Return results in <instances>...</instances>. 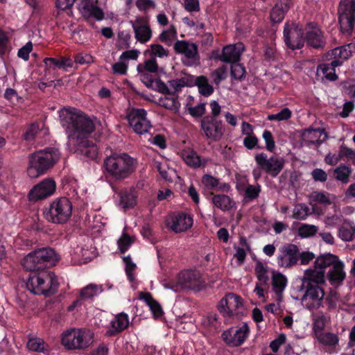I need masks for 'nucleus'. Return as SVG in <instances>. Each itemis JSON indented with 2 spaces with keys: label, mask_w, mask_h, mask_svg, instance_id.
<instances>
[{
  "label": "nucleus",
  "mask_w": 355,
  "mask_h": 355,
  "mask_svg": "<svg viewBox=\"0 0 355 355\" xmlns=\"http://www.w3.org/2000/svg\"><path fill=\"white\" fill-rule=\"evenodd\" d=\"M74 108H63L60 116L67 118L69 123L67 128L69 139L73 143L80 142L87 139L89 135L94 131L95 125L93 121L83 113H75Z\"/></svg>",
  "instance_id": "nucleus-1"
},
{
  "label": "nucleus",
  "mask_w": 355,
  "mask_h": 355,
  "mask_svg": "<svg viewBox=\"0 0 355 355\" xmlns=\"http://www.w3.org/2000/svg\"><path fill=\"white\" fill-rule=\"evenodd\" d=\"M61 153L53 147L37 150L28 156L27 174L31 178H36L52 168L60 160Z\"/></svg>",
  "instance_id": "nucleus-2"
},
{
  "label": "nucleus",
  "mask_w": 355,
  "mask_h": 355,
  "mask_svg": "<svg viewBox=\"0 0 355 355\" xmlns=\"http://www.w3.org/2000/svg\"><path fill=\"white\" fill-rule=\"evenodd\" d=\"M103 166L110 177L121 181L128 178L135 171L137 161L128 153H113L104 159Z\"/></svg>",
  "instance_id": "nucleus-3"
},
{
  "label": "nucleus",
  "mask_w": 355,
  "mask_h": 355,
  "mask_svg": "<svg viewBox=\"0 0 355 355\" xmlns=\"http://www.w3.org/2000/svg\"><path fill=\"white\" fill-rule=\"evenodd\" d=\"M26 285L28 290L31 293L48 297L56 292L58 283L54 275L43 272L31 274Z\"/></svg>",
  "instance_id": "nucleus-4"
},
{
  "label": "nucleus",
  "mask_w": 355,
  "mask_h": 355,
  "mask_svg": "<svg viewBox=\"0 0 355 355\" xmlns=\"http://www.w3.org/2000/svg\"><path fill=\"white\" fill-rule=\"evenodd\" d=\"M94 342V333L86 329L72 328L62 334L61 343L67 349H85Z\"/></svg>",
  "instance_id": "nucleus-5"
},
{
  "label": "nucleus",
  "mask_w": 355,
  "mask_h": 355,
  "mask_svg": "<svg viewBox=\"0 0 355 355\" xmlns=\"http://www.w3.org/2000/svg\"><path fill=\"white\" fill-rule=\"evenodd\" d=\"M72 213V204L65 197L55 200L49 209L44 212V216L49 222L55 224H64L70 218Z\"/></svg>",
  "instance_id": "nucleus-6"
},
{
  "label": "nucleus",
  "mask_w": 355,
  "mask_h": 355,
  "mask_svg": "<svg viewBox=\"0 0 355 355\" xmlns=\"http://www.w3.org/2000/svg\"><path fill=\"white\" fill-rule=\"evenodd\" d=\"M338 15L340 31L351 34L355 26V0H340Z\"/></svg>",
  "instance_id": "nucleus-7"
},
{
  "label": "nucleus",
  "mask_w": 355,
  "mask_h": 355,
  "mask_svg": "<svg viewBox=\"0 0 355 355\" xmlns=\"http://www.w3.org/2000/svg\"><path fill=\"white\" fill-rule=\"evenodd\" d=\"M217 309L224 317L239 315L244 311L243 300L237 295L228 293L220 300Z\"/></svg>",
  "instance_id": "nucleus-8"
},
{
  "label": "nucleus",
  "mask_w": 355,
  "mask_h": 355,
  "mask_svg": "<svg viewBox=\"0 0 355 355\" xmlns=\"http://www.w3.org/2000/svg\"><path fill=\"white\" fill-rule=\"evenodd\" d=\"M254 159L260 169L273 178L279 175L285 164L284 158L278 156H272L268 158L263 153L257 154Z\"/></svg>",
  "instance_id": "nucleus-9"
},
{
  "label": "nucleus",
  "mask_w": 355,
  "mask_h": 355,
  "mask_svg": "<svg viewBox=\"0 0 355 355\" xmlns=\"http://www.w3.org/2000/svg\"><path fill=\"white\" fill-rule=\"evenodd\" d=\"M304 290L302 297V304L306 309L315 311L322 306L324 291L321 286H302Z\"/></svg>",
  "instance_id": "nucleus-10"
},
{
  "label": "nucleus",
  "mask_w": 355,
  "mask_h": 355,
  "mask_svg": "<svg viewBox=\"0 0 355 355\" xmlns=\"http://www.w3.org/2000/svg\"><path fill=\"white\" fill-rule=\"evenodd\" d=\"M203 135L210 141H218L223 137L225 128L223 122L212 117H203L200 121Z\"/></svg>",
  "instance_id": "nucleus-11"
},
{
  "label": "nucleus",
  "mask_w": 355,
  "mask_h": 355,
  "mask_svg": "<svg viewBox=\"0 0 355 355\" xmlns=\"http://www.w3.org/2000/svg\"><path fill=\"white\" fill-rule=\"evenodd\" d=\"M147 112L144 109H132L127 115L129 125L135 132L143 135L151 128L150 121L146 118Z\"/></svg>",
  "instance_id": "nucleus-12"
},
{
  "label": "nucleus",
  "mask_w": 355,
  "mask_h": 355,
  "mask_svg": "<svg viewBox=\"0 0 355 355\" xmlns=\"http://www.w3.org/2000/svg\"><path fill=\"white\" fill-rule=\"evenodd\" d=\"M302 26L297 24H286L284 29V41L286 46L292 50L303 47L304 40Z\"/></svg>",
  "instance_id": "nucleus-13"
},
{
  "label": "nucleus",
  "mask_w": 355,
  "mask_h": 355,
  "mask_svg": "<svg viewBox=\"0 0 355 355\" xmlns=\"http://www.w3.org/2000/svg\"><path fill=\"white\" fill-rule=\"evenodd\" d=\"M55 182L51 178H46L34 186L28 193L30 201L36 202L52 195L55 190Z\"/></svg>",
  "instance_id": "nucleus-14"
},
{
  "label": "nucleus",
  "mask_w": 355,
  "mask_h": 355,
  "mask_svg": "<svg viewBox=\"0 0 355 355\" xmlns=\"http://www.w3.org/2000/svg\"><path fill=\"white\" fill-rule=\"evenodd\" d=\"M281 254L277 257L279 267L289 268L297 263L298 247L293 243L285 244L280 250Z\"/></svg>",
  "instance_id": "nucleus-15"
},
{
  "label": "nucleus",
  "mask_w": 355,
  "mask_h": 355,
  "mask_svg": "<svg viewBox=\"0 0 355 355\" xmlns=\"http://www.w3.org/2000/svg\"><path fill=\"white\" fill-rule=\"evenodd\" d=\"M248 332V327L247 324H244L240 328H231L225 331L222 334V338L227 345L232 347H238L243 344Z\"/></svg>",
  "instance_id": "nucleus-16"
},
{
  "label": "nucleus",
  "mask_w": 355,
  "mask_h": 355,
  "mask_svg": "<svg viewBox=\"0 0 355 355\" xmlns=\"http://www.w3.org/2000/svg\"><path fill=\"white\" fill-rule=\"evenodd\" d=\"M135 32V38L141 43L147 42L152 37V30L146 17H138L135 21H130Z\"/></svg>",
  "instance_id": "nucleus-17"
},
{
  "label": "nucleus",
  "mask_w": 355,
  "mask_h": 355,
  "mask_svg": "<svg viewBox=\"0 0 355 355\" xmlns=\"http://www.w3.org/2000/svg\"><path fill=\"white\" fill-rule=\"evenodd\" d=\"M174 50L177 53L184 55L187 60V65H192L197 60L198 46L194 43H190L185 40H178L174 44Z\"/></svg>",
  "instance_id": "nucleus-18"
},
{
  "label": "nucleus",
  "mask_w": 355,
  "mask_h": 355,
  "mask_svg": "<svg viewBox=\"0 0 355 355\" xmlns=\"http://www.w3.org/2000/svg\"><path fill=\"white\" fill-rule=\"evenodd\" d=\"M78 10L83 17L87 20L94 18L101 21L105 17L103 10L96 6L93 0H80L78 4Z\"/></svg>",
  "instance_id": "nucleus-19"
},
{
  "label": "nucleus",
  "mask_w": 355,
  "mask_h": 355,
  "mask_svg": "<svg viewBox=\"0 0 355 355\" xmlns=\"http://www.w3.org/2000/svg\"><path fill=\"white\" fill-rule=\"evenodd\" d=\"M192 225V217L184 213L174 215L167 220L168 227L175 233L186 232Z\"/></svg>",
  "instance_id": "nucleus-20"
},
{
  "label": "nucleus",
  "mask_w": 355,
  "mask_h": 355,
  "mask_svg": "<svg viewBox=\"0 0 355 355\" xmlns=\"http://www.w3.org/2000/svg\"><path fill=\"white\" fill-rule=\"evenodd\" d=\"M325 284V271L315 268L304 270L302 277V286H321Z\"/></svg>",
  "instance_id": "nucleus-21"
},
{
  "label": "nucleus",
  "mask_w": 355,
  "mask_h": 355,
  "mask_svg": "<svg viewBox=\"0 0 355 355\" xmlns=\"http://www.w3.org/2000/svg\"><path fill=\"white\" fill-rule=\"evenodd\" d=\"M306 40L307 44L315 49L323 48L325 42L323 40L322 31L317 26V24L310 22L306 25Z\"/></svg>",
  "instance_id": "nucleus-22"
},
{
  "label": "nucleus",
  "mask_w": 355,
  "mask_h": 355,
  "mask_svg": "<svg viewBox=\"0 0 355 355\" xmlns=\"http://www.w3.org/2000/svg\"><path fill=\"white\" fill-rule=\"evenodd\" d=\"M244 50V46L242 43L227 45L223 49L221 55L218 59L224 62L234 63L240 60L241 53Z\"/></svg>",
  "instance_id": "nucleus-23"
},
{
  "label": "nucleus",
  "mask_w": 355,
  "mask_h": 355,
  "mask_svg": "<svg viewBox=\"0 0 355 355\" xmlns=\"http://www.w3.org/2000/svg\"><path fill=\"white\" fill-rule=\"evenodd\" d=\"M178 283L189 289L198 288L201 284V275L196 270H184L179 274Z\"/></svg>",
  "instance_id": "nucleus-24"
},
{
  "label": "nucleus",
  "mask_w": 355,
  "mask_h": 355,
  "mask_svg": "<svg viewBox=\"0 0 355 355\" xmlns=\"http://www.w3.org/2000/svg\"><path fill=\"white\" fill-rule=\"evenodd\" d=\"M36 258L39 259L40 262L46 269L49 268L56 264L58 261V257L57 256L55 250L51 248H42L35 250Z\"/></svg>",
  "instance_id": "nucleus-25"
},
{
  "label": "nucleus",
  "mask_w": 355,
  "mask_h": 355,
  "mask_svg": "<svg viewBox=\"0 0 355 355\" xmlns=\"http://www.w3.org/2000/svg\"><path fill=\"white\" fill-rule=\"evenodd\" d=\"M293 6L291 0H280L272 8L270 12V19L272 23H279L282 21L284 14Z\"/></svg>",
  "instance_id": "nucleus-26"
},
{
  "label": "nucleus",
  "mask_w": 355,
  "mask_h": 355,
  "mask_svg": "<svg viewBox=\"0 0 355 355\" xmlns=\"http://www.w3.org/2000/svg\"><path fill=\"white\" fill-rule=\"evenodd\" d=\"M129 325L128 315L125 313L117 314L111 322V327L107 331L106 335L108 336H114L123 330Z\"/></svg>",
  "instance_id": "nucleus-27"
},
{
  "label": "nucleus",
  "mask_w": 355,
  "mask_h": 355,
  "mask_svg": "<svg viewBox=\"0 0 355 355\" xmlns=\"http://www.w3.org/2000/svg\"><path fill=\"white\" fill-rule=\"evenodd\" d=\"M327 277L331 285H340L346 277L343 263L341 261L336 263L327 272Z\"/></svg>",
  "instance_id": "nucleus-28"
},
{
  "label": "nucleus",
  "mask_w": 355,
  "mask_h": 355,
  "mask_svg": "<svg viewBox=\"0 0 355 355\" xmlns=\"http://www.w3.org/2000/svg\"><path fill=\"white\" fill-rule=\"evenodd\" d=\"M342 64L343 62L338 60H332L329 63L320 64L317 68V75H318L320 71L327 80L336 81L338 80V76L335 72V68Z\"/></svg>",
  "instance_id": "nucleus-29"
},
{
  "label": "nucleus",
  "mask_w": 355,
  "mask_h": 355,
  "mask_svg": "<svg viewBox=\"0 0 355 355\" xmlns=\"http://www.w3.org/2000/svg\"><path fill=\"white\" fill-rule=\"evenodd\" d=\"M36 256L35 251L30 252L23 259L22 266L25 269L33 272H46L44 265L36 258Z\"/></svg>",
  "instance_id": "nucleus-30"
},
{
  "label": "nucleus",
  "mask_w": 355,
  "mask_h": 355,
  "mask_svg": "<svg viewBox=\"0 0 355 355\" xmlns=\"http://www.w3.org/2000/svg\"><path fill=\"white\" fill-rule=\"evenodd\" d=\"M120 205L124 209L132 208L137 204V195L134 188L125 189L119 193Z\"/></svg>",
  "instance_id": "nucleus-31"
},
{
  "label": "nucleus",
  "mask_w": 355,
  "mask_h": 355,
  "mask_svg": "<svg viewBox=\"0 0 355 355\" xmlns=\"http://www.w3.org/2000/svg\"><path fill=\"white\" fill-rule=\"evenodd\" d=\"M141 81L148 87L153 89L162 94L170 93V89L168 86L162 82L159 78L153 79L151 75L144 73L142 75Z\"/></svg>",
  "instance_id": "nucleus-32"
},
{
  "label": "nucleus",
  "mask_w": 355,
  "mask_h": 355,
  "mask_svg": "<svg viewBox=\"0 0 355 355\" xmlns=\"http://www.w3.org/2000/svg\"><path fill=\"white\" fill-rule=\"evenodd\" d=\"M340 261L338 256L331 253H325L318 256L314 262V267L315 268L325 271L327 268H332L336 263Z\"/></svg>",
  "instance_id": "nucleus-33"
},
{
  "label": "nucleus",
  "mask_w": 355,
  "mask_h": 355,
  "mask_svg": "<svg viewBox=\"0 0 355 355\" xmlns=\"http://www.w3.org/2000/svg\"><path fill=\"white\" fill-rule=\"evenodd\" d=\"M74 145L78 147V149L81 151V153L85 157L94 159L97 157L98 155V148L87 139L80 141V142L73 143Z\"/></svg>",
  "instance_id": "nucleus-34"
},
{
  "label": "nucleus",
  "mask_w": 355,
  "mask_h": 355,
  "mask_svg": "<svg viewBox=\"0 0 355 355\" xmlns=\"http://www.w3.org/2000/svg\"><path fill=\"white\" fill-rule=\"evenodd\" d=\"M171 87H173V91L170 90V93L167 94L174 95L176 92L180 91L184 87H191L193 85V76L187 75L181 78L171 80L168 81Z\"/></svg>",
  "instance_id": "nucleus-35"
},
{
  "label": "nucleus",
  "mask_w": 355,
  "mask_h": 355,
  "mask_svg": "<svg viewBox=\"0 0 355 355\" xmlns=\"http://www.w3.org/2000/svg\"><path fill=\"white\" fill-rule=\"evenodd\" d=\"M212 202L223 211H228L235 206V202L225 194L214 196L212 197Z\"/></svg>",
  "instance_id": "nucleus-36"
},
{
  "label": "nucleus",
  "mask_w": 355,
  "mask_h": 355,
  "mask_svg": "<svg viewBox=\"0 0 355 355\" xmlns=\"http://www.w3.org/2000/svg\"><path fill=\"white\" fill-rule=\"evenodd\" d=\"M193 85L198 87L199 93L204 96H209L214 92L213 86L209 84L208 78L205 76L193 78Z\"/></svg>",
  "instance_id": "nucleus-37"
},
{
  "label": "nucleus",
  "mask_w": 355,
  "mask_h": 355,
  "mask_svg": "<svg viewBox=\"0 0 355 355\" xmlns=\"http://www.w3.org/2000/svg\"><path fill=\"white\" fill-rule=\"evenodd\" d=\"M44 62L47 68H58L66 69L68 67H71L73 62L71 59L61 57L59 59L54 58H46Z\"/></svg>",
  "instance_id": "nucleus-38"
},
{
  "label": "nucleus",
  "mask_w": 355,
  "mask_h": 355,
  "mask_svg": "<svg viewBox=\"0 0 355 355\" xmlns=\"http://www.w3.org/2000/svg\"><path fill=\"white\" fill-rule=\"evenodd\" d=\"M286 284L287 279L283 274L280 272H273L272 277V289L279 297H282Z\"/></svg>",
  "instance_id": "nucleus-39"
},
{
  "label": "nucleus",
  "mask_w": 355,
  "mask_h": 355,
  "mask_svg": "<svg viewBox=\"0 0 355 355\" xmlns=\"http://www.w3.org/2000/svg\"><path fill=\"white\" fill-rule=\"evenodd\" d=\"M321 130L320 129L308 128L302 133V140L306 144H320L322 141L320 140Z\"/></svg>",
  "instance_id": "nucleus-40"
},
{
  "label": "nucleus",
  "mask_w": 355,
  "mask_h": 355,
  "mask_svg": "<svg viewBox=\"0 0 355 355\" xmlns=\"http://www.w3.org/2000/svg\"><path fill=\"white\" fill-rule=\"evenodd\" d=\"M181 157L185 163L191 167H199L200 166V158L197 153L190 149H184L181 153Z\"/></svg>",
  "instance_id": "nucleus-41"
},
{
  "label": "nucleus",
  "mask_w": 355,
  "mask_h": 355,
  "mask_svg": "<svg viewBox=\"0 0 355 355\" xmlns=\"http://www.w3.org/2000/svg\"><path fill=\"white\" fill-rule=\"evenodd\" d=\"M339 236L345 241H351L354 239L355 234V226H353L350 222L345 220L339 228Z\"/></svg>",
  "instance_id": "nucleus-42"
},
{
  "label": "nucleus",
  "mask_w": 355,
  "mask_h": 355,
  "mask_svg": "<svg viewBox=\"0 0 355 355\" xmlns=\"http://www.w3.org/2000/svg\"><path fill=\"white\" fill-rule=\"evenodd\" d=\"M352 173V169L344 164H340L334 171V178L340 181L343 184H346L349 182V178Z\"/></svg>",
  "instance_id": "nucleus-43"
},
{
  "label": "nucleus",
  "mask_w": 355,
  "mask_h": 355,
  "mask_svg": "<svg viewBox=\"0 0 355 355\" xmlns=\"http://www.w3.org/2000/svg\"><path fill=\"white\" fill-rule=\"evenodd\" d=\"M102 291L101 286L90 284L80 291V297L83 299H92Z\"/></svg>",
  "instance_id": "nucleus-44"
},
{
  "label": "nucleus",
  "mask_w": 355,
  "mask_h": 355,
  "mask_svg": "<svg viewBox=\"0 0 355 355\" xmlns=\"http://www.w3.org/2000/svg\"><path fill=\"white\" fill-rule=\"evenodd\" d=\"M318 341L324 346H336L339 342L338 336L333 333L326 332L320 333L318 336Z\"/></svg>",
  "instance_id": "nucleus-45"
},
{
  "label": "nucleus",
  "mask_w": 355,
  "mask_h": 355,
  "mask_svg": "<svg viewBox=\"0 0 355 355\" xmlns=\"http://www.w3.org/2000/svg\"><path fill=\"white\" fill-rule=\"evenodd\" d=\"M177 37V31L176 28L173 25H171L170 27L167 30H164L162 32V33L159 36V40L160 42L165 43L166 44L170 46L173 43V42Z\"/></svg>",
  "instance_id": "nucleus-46"
},
{
  "label": "nucleus",
  "mask_w": 355,
  "mask_h": 355,
  "mask_svg": "<svg viewBox=\"0 0 355 355\" xmlns=\"http://www.w3.org/2000/svg\"><path fill=\"white\" fill-rule=\"evenodd\" d=\"M331 54L334 55V60H338L343 62L352 55V51L349 49V45L342 46L331 50Z\"/></svg>",
  "instance_id": "nucleus-47"
},
{
  "label": "nucleus",
  "mask_w": 355,
  "mask_h": 355,
  "mask_svg": "<svg viewBox=\"0 0 355 355\" xmlns=\"http://www.w3.org/2000/svg\"><path fill=\"white\" fill-rule=\"evenodd\" d=\"M159 105L175 112L178 111L180 106L178 98L175 96L160 98Z\"/></svg>",
  "instance_id": "nucleus-48"
},
{
  "label": "nucleus",
  "mask_w": 355,
  "mask_h": 355,
  "mask_svg": "<svg viewBox=\"0 0 355 355\" xmlns=\"http://www.w3.org/2000/svg\"><path fill=\"white\" fill-rule=\"evenodd\" d=\"M46 345L44 341L40 338H30L27 343V347L29 350L37 352H44Z\"/></svg>",
  "instance_id": "nucleus-49"
},
{
  "label": "nucleus",
  "mask_w": 355,
  "mask_h": 355,
  "mask_svg": "<svg viewBox=\"0 0 355 355\" xmlns=\"http://www.w3.org/2000/svg\"><path fill=\"white\" fill-rule=\"evenodd\" d=\"M231 76L237 80H241L245 76V67L239 62L231 64Z\"/></svg>",
  "instance_id": "nucleus-50"
},
{
  "label": "nucleus",
  "mask_w": 355,
  "mask_h": 355,
  "mask_svg": "<svg viewBox=\"0 0 355 355\" xmlns=\"http://www.w3.org/2000/svg\"><path fill=\"white\" fill-rule=\"evenodd\" d=\"M227 70V67L222 65L211 73V77L216 85H218L223 80L226 78Z\"/></svg>",
  "instance_id": "nucleus-51"
},
{
  "label": "nucleus",
  "mask_w": 355,
  "mask_h": 355,
  "mask_svg": "<svg viewBox=\"0 0 355 355\" xmlns=\"http://www.w3.org/2000/svg\"><path fill=\"white\" fill-rule=\"evenodd\" d=\"M133 242L134 239L132 238H131L128 234L123 233L122 236L117 241L120 252L121 254L125 253Z\"/></svg>",
  "instance_id": "nucleus-52"
},
{
  "label": "nucleus",
  "mask_w": 355,
  "mask_h": 355,
  "mask_svg": "<svg viewBox=\"0 0 355 355\" xmlns=\"http://www.w3.org/2000/svg\"><path fill=\"white\" fill-rule=\"evenodd\" d=\"M318 227L313 225H302L298 229L299 236L302 238H306L316 234Z\"/></svg>",
  "instance_id": "nucleus-53"
},
{
  "label": "nucleus",
  "mask_w": 355,
  "mask_h": 355,
  "mask_svg": "<svg viewBox=\"0 0 355 355\" xmlns=\"http://www.w3.org/2000/svg\"><path fill=\"white\" fill-rule=\"evenodd\" d=\"M255 273L257 279L261 282L260 284H266L267 282L268 281L267 270L263 263L260 261L256 264Z\"/></svg>",
  "instance_id": "nucleus-54"
},
{
  "label": "nucleus",
  "mask_w": 355,
  "mask_h": 355,
  "mask_svg": "<svg viewBox=\"0 0 355 355\" xmlns=\"http://www.w3.org/2000/svg\"><path fill=\"white\" fill-rule=\"evenodd\" d=\"M261 191L259 185H248L245 191V198L250 200L256 199Z\"/></svg>",
  "instance_id": "nucleus-55"
},
{
  "label": "nucleus",
  "mask_w": 355,
  "mask_h": 355,
  "mask_svg": "<svg viewBox=\"0 0 355 355\" xmlns=\"http://www.w3.org/2000/svg\"><path fill=\"white\" fill-rule=\"evenodd\" d=\"M263 138L266 142V148L270 152H273L275 148V143L271 132L265 130L263 132Z\"/></svg>",
  "instance_id": "nucleus-56"
},
{
  "label": "nucleus",
  "mask_w": 355,
  "mask_h": 355,
  "mask_svg": "<svg viewBox=\"0 0 355 355\" xmlns=\"http://www.w3.org/2000/svg\"><path fill=\"white\" fill-rule=\"evenodd\" d=\"M324 299L327 304V309L329 311L334 310L337 306L338 301V296L335 292H331Z\"/></svg>",
  "instance_id": "nucleus-57"
},
{
  "label": "nucleus",
  "mask_w": 355,
  "mask_h": 355,
  "mask_svg": "<svg viewBox=\"0 0 355 355\" xmlns=\"http://www.w3.org/2000/svg\"><path fill=\"white\" fill-rule=\"evenodd\" d=\"M258 141L257 137L254 134L247 135L243 139V145L248 150H252L256 147L260 148V146H258Z\"/></svg>",
  "instance_id": "nucleus-58"
},
{
  "label": "nucleus",
  "mask_w": 355,
  "mask_h": 355,
  "mask_svg": "<svg viewBox=\"0 0 355 355\" xmlns=\"http://www.w3.org/2000/svg\"><path fill=\"white\" fill-rule=\"evenodd\" d=\"M188 110H189V113L192 116L201 117L205 114V112H206L205 103H200L199 105H198L195 107H189L188 109Z\"/></svg>",
  "instance_id": "nucleus-59"
},
{
  "label": "nucleus",
  "mask_w": 355,
  "mask_h": 355,
  "mask_svg": "<svg viewBox=\"0 0 355 355\" xmlns=\"http://www.w3.org/2000/svg\"><path fill=\"white\" fill-rule=\"evenodd\" d=\"M314 200L320 204L330 205L331 203L328 195L324 192L314 191L312 193Z\"/></svg>",
  "instance_id": "nucleus-60"
},
{
  "label": "nucleus",
  "mask_w": 355,
  "mask_h": 355,
  "mask_svg": "<svg viewBox=\"0 0 355 355\" xmlns=\"http://www.w3.org/2000/svg\"><path fill=\"white\" fill-rule=\"evenodd\" d=\"M298 260H300L301 265H307L310 263L311 261L315 259V254L313 252L309 251H304L302 252H300V250L298 249L297 253Z\"/></svg>",
  "instance_id": "nucleus-61"
},
{
  "label": "nucleus",
  "mask_w": 355,
  "mask_h": 355,
  "mask_svg": "<svg viewBox=\"0 0 355 355\" xmlns=\"http://www.w3.org/2000/svg\"><path fill=\"white\" fill-rule=\"evenodd\" d=\"M124 263H125V272L130 280L133 279V271L136 268V265L132 261L130 256H127L123 258Z\"/></svg>",
  "instance_id": "nucleus-62"
},
{
  "label": "nucleus",
  "mask_w": 355,
  "mask_h": 355,
  "mask_svg": "<svg viewBox=\"0 0 355 355\" xmlns=\"http://www.w3.org/2000/svg\"><path fill=\"white\" fill-rule=\"evenodd\" d=\"M338 157L340 159L343 157H346L347 159H355V152L352 149L342 145L338 152Z\"/></svg>",
  "instance_id": "nucleus-63"
},
{
  "label": "nucleus",
  "mask_w": 355,
  "mask_h": 355,
  "mask_svg": "<svg viewBox=\"0 0 355 355\" xmlns=\"http://www.w3.org/2000/svg\"><path fill=\"white\" fill-rule=\"evenodd\" d=\"M311 176L315 182H324L327 180V173L321 168H315L311 172Z\"/></svg>",
  "instance_id": "nucleus-64"
}]
</instances>
